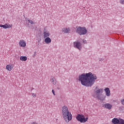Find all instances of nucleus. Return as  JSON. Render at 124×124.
Instances as JSON below:
<instances>
[{
  "label": "nucleus",
  "instance_id": "obj_4",
  "mask_svg": "<svg viewBox=\"0 0 124 124\" xmlns=\"http://www.w3.org/2000/svg\"><path fill=\"white\" fill-rule=\"evenodd\" d=\"M77 120L80 122V123H86L88 121V118H85L84 115L78 114L77 116Z\"/></svg>",
  "mask_w": 124,
  "mask_h": 124
},
{
  "label": "nucleus",
  "instance_id": "obj_13",
  "mask_svg": "<svg viewBox=\"0 0 124 124\" xmlns=\"http://www.w3.org/2000/svg\"><path fill=\"white\" fill-rule=\"evenodd\" d=\"M46 43L48 44V43H51V39L49 37H47L45 39Z\"/></svg>",
  "mask_w": 124,
  "mask_h": 124
},
{
  "label": "nucleus",
  "instance_id": "obj_18",
  "mask_svg": "<svg viewBox=\"0 0 124 124\" xmlns=\"http://www.w3.org/2000/svg\"><path fill=\"white\" fill-rule=\"evenodd\" d=\"M28 22L30 23V24H33V22H32V21L31 20H28Z\"/></svg>",
  "mask_w": 124,
  "mask_h": 124
},
{
  "label": "nucleus",
  "instance_id": "obj_14",
  "mask_svg": "<svg viewBox=\"0 0 124 124\" xmlns=\"http://www.w3.org/2000/svg\"><path fill=\"white\" fill-rule=\"evenodd\" d=\"M20 61H22V62H26L27 60V57L26 56H21L20 58Z\"/></svg>",
  "mask_w": 124,
  "mask_h": 124
},
{
  "label": "nucleus",
  "instance_id": "obj_5",
  "mask_svg": "<svg viewBox=\"0 0 124 124\" xmlns=\"http://www.w3.org/2000/svg\"><path fill=\"white\" fill-rule=\"evenodd\" d=\"M112 123L114 124H124V121L123 119L118 120L117 118H114L112 120Z\"/></svg>",
  "mask_w": 124,
  "mask_h": 124
},
{
  "label": "nucleus",
  "instance_id": "obj_1",
  "mask_svg": "<svg viewBox=\"0 0 124 124\" xmlns=\"http://www.w3.org/2000/svg\"><path fill=\"white\" fill-rule=\"evenodd\" d=\"M79 80L80 81L83 86L91 87L92 85H93L94 80H96V76L94 75H93L92 73L86 74H82L79 77Z\"/></svg>",
  "mask_w": 124,
  "mask_h": 124
},
{
  "label": "nucleus",
  "instance_id": "obj_22",
  "mask_svg": "<svg viewBox=\"0 0 124 124\" xmlns=\"http://www.w3.org/2000/svg\"><path fill=\"white\" fill-rule=\"evenodd\" d=\"M32 96H35L36 94L35 93L32 94Z\"/></svg>",
  "mask_w": 124,
  "mask_h": 124
},
{
  "label": "nucleus",
  "instance_id": "obj_7",
  "mask_svg": "<svg viewBox=\"0 0 124 124\" xmlns=\"http://www.w3.org/2000/svg\"><path fill=\"white\" fill-rule=\"evenodd\" d=\"M74 47H76L78 50H81V43L79 42H75L74 44Z\"/></svg>",
  "mask_w": 124,
  "mask_h": 124
},
{
  "label": "nucleus",
  "instance_id": "obj_15",
  "mask_svg": "<svg viewBox=\"0 0 124 124\" xmlns=\"http://www.w3.org/2000/svg\"><path fill=\"white\" fill-rule=\"evenodd\" d=\"M70 30H69V29H63L62 30V31L63 32H64L65 33H67V32H69V31H70Z\"/></svg>",
  "mask_w": 124,
  "mask_h": 124
},
{
  "label": "nucleus",
  "instance_id": "obj_16",
  "mask_svg": "<svg viewBox=\"0 0 124 124\" xmlns=\"http://www.w3.org/2000/svg\"><path fill=\"white\" fill-rule=\"evenodd\" d=\"M50 35V34H49L48 32H44V37H48Z\"/></svg>",
  "mask_w": 124,
  "mask_h": 124
},
{
  "label": "nucleus",
  "instance_id": "obj_6",
  "mask_svg": "<svg viewBox=\"0 0 124 124\" xmlns=\"http://www.w3.org/2000/svg\"><path fill=\"white\" fill-rule=\"evenodd\" d=\"M103 92V89H98L95 92V93L97 95V98H98V99L101 100V99H100V98H99V96H98V94H99V93H101Z\"/></svg>",
  "mask_w": 124,
  "mask_h": 124
},
{
  "label": "nucleus",
  "instance_id": "obj_21",
  "mask_svg": "<svg viewBox=\"0 0 124 124\" xmlns=\"http://www.w3.org/2000/svg\"><path fill=\"white\" fill-rule=\"evenodd\" d=\"M52 92L54 95H55V91H54V90H52Z\"/></svg>",
  "mask_w": 124,
  "mask_h": 124
},
{
  "label": "nucleus",
  "instance_id": "obj_17",
  "mask_svg": "<svg viewBox=\"0 0 124 124\" xmlns=\"http://www.w3.org/2000/svg\"><path fill=\"white\" fill-rule=\"evenodd\" d=\"M51 82H53V84H54V85H55V84H56V80L55 79V78H52L51 79Z\"/></svg>",
  "mask_w": 124,
  "mask_h": 124
},
{
  "label": "nucleus",
  "instance_id": "obj_8",
  "mask_svg": "<svg viewBox=\"0 0 124 124\" xmlns=\"http://www.w3.org/2000/svg\"><path fill=\"white\" fill-rule=\"evenodd\" d=\"M105 92L106 93V95H107V96H110V95H111L110 90L108 88H105Z\"/></svg>",
  "mask_w": 124,
  "mask_h": 124
},
{
  "label": "nucleus",
  "instance_id": "obj_19",
  "mask_svg": "<svg viewBox=\"0 0 124 124\" xmlns=\"http://www.w3.org/2000/svg\"><path fill=\"white\" fill-rule=\"evenodd\" d=\"M122 104L124 105V99L121 100Z\"/></svg>",
  "mask_w": 124,
  "mask_h": 124
},
{
  "label": "nucleus",
  "instance_id": "obj_12",
  "mask_svg": "<svg viewBox=\"0 0 124 124\" xmlns=\"http://www.w3.org/2000/svg\"><path fill=\"white\" fill-rule=\"evenodd\" d=\"M105 107L107 108V109L110 110V109L112 108V105H110V104H106L105 105Z\"/></svg>",
  "mask_w": 124,
  "mask_h": 124
},
{
  "label": "nucleus",
  "instance_id": "obj_20",
  "mask_svg": "<svg viewBox=\"0 0 124 124\" xmlns=\"http://www.w3.org/2000/svg\"><path fill=\"white\" fill-rule=\"evenodd\" d=\"M124 0H120V3H122L123 4V3H124Z\"/></svg>",
  "mask_w": 124,
  "mask_h": 124
},
{
  "label": "nucleus",
  "instance_id": "obj_11",
  "mask_svg": "<svg viewBox=\"0 0 124 124\" xmlns=\"http://www.w3.org/2000/svg\"><path fill=\"white\" fill-rule=\"evenodd\" d=\"M19 45L21 46V47H26V42L21 40L19 42Z\"/></svg>",
  "mask_w": 124,
  "mask_h": 124
},
{
  "label": "nucleus",
  "instance_id": "obj_2",
  "mask_svg": "<svg viewBox=\"0 0 124 124\" xmlns=\"http://www.w3.org/2000/svg\"><path fill=\"white\" fill-rule=\"evenodd\" d=\"M62 114L64 121L67 123L72 120V115L70 112H69L68 108L66 106L62 107Z\"/></svg>",
  "mask_w": 124,
  "mask_h": 124
},
{
  "label": "nucleus",
  "instance_id": "obj_9",
  "mask_svg": "<svg viewBox=\"0 0 124 124\" xmlns=\"http://www.w3.org/2000/svg\"><path fill=\"white\" fill-rule=\"evenodd\" d=\"M0 27L3 28V29H8L9 28H12V25L5 24L4 25H0Z\"/></svg>",
  "mask_w": 124,
  "mask_h": 124
},
{
  "label": "nucleus",
  "instance_id": "obj_3",
  "mask_svg": "<svg viewBox=\"0 0 124 124\" xmlns=\"http://www.w3.org/2000/svg\"><path fill=\"white\" fill-rule=\"evenodd\" d=\"M77 32L79 33L80 35L86 34V33H87V30H86L85 28L78 27L77 29Z\"/></svg>",
  "mask_w": 124,
  "mask_h": 124
},
{
  "label": "nucleus",
  "instance_id": "obj_10",
  "mask_svg": "<svg viewBox=\"0 0 124 124\" xmlns=\"http://www.w3.org/2000/svg\"><path fill=\"white\" fill-rule=\"evenodd\" d=\"M12 68H13V65L11 64H8L6 67V69L8 71H11V70H12Z\"/></svg>",
  "mask_w": 124,
  "mask_h": 124
},
{
  "label": "nucleus",
  "instance_id": "obj_23",
  "mask_svg": "<svg viewBox=\"0 0 124 124\" xmlns=\"http://www.w3.org/2000/svg\"><path fill=\"white\" fill-rule=\"evenodd\" d=\"M84 43L86 42V41H83Z\"/></svg>",
  "mask_w": 124,
  "mask_h": 124
}]
</instances>
